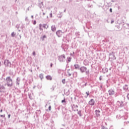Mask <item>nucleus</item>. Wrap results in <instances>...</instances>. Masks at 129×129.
Masks as SVG:
<instances>
[{"label": "nucleus", "mask_w": 129, "mask_h": 129, "mask_svg": "<svg viewBox=\"0 0 129 129\" xmlns=\"http://www.w3.org/2000/svg\"><path fill=\"white\" fill-rule=\"evenodd\" d=\"M5 85H7L8 87H12L13 86V79L11 78V77H7L6 78V84Z\"/></svg>", "instance_id": "nucleus-1"}, {"label": "nucleus", "mask_w": 129, "mask_h": 129, "mask_svg": "<svg viewBox=\"0 0 129 129\" xmlns=\"http://www.w3.org/2000/svg\"><path fill=\"white\" fill-rule=\"evenodd\" d=\"M79 70L82 73H85V72L86 75H87L88 76V75H89V70H87V68H86V67H81V68H80Z\"/></svg>", "instance_id": "nucleus-2"}, {"label": "nucleus", "mask_w": 129, "mask_h": 129, "mask_svg": "<svg viewBox=\"0 0 129 129\" xmlns=\"http://www.w3.org/2000/svg\"><path fill=\"white\" fill-rule=\"evenodd\" d=\"M58 61L60 63H63L66 61V56H65V54H62L61 55H59L58 56Z\"/></svg>", "instance_id": "nucleus-3"}, {"label": "nucleus", "mask_w": 129, "mask_h": 129, "mask_svg": "<svg viewBox=\"0 0 129 129\" xmlns=\"http://www.w3.org/2000/svg\"><path fill=\"white\" fill-rule=\"evenodd\" d=\"M50 122L49 123H47L46 125H48L51 127V129H54V126H55V124L54 123V120L53 119H50Z\"/></svg>", "instance_id": "nucleus-4"}, {"label": "nucleus", "mask_w": 129, "mask_h": 129, "mask_svg": "<svg viewBox=\"0 0 129 129\" xmlns=\"http://www.w3.org/2000/svg\"><path fill=\"white\" fill-rule=\"evenodd\" d=\"M116 104L118 107H123V106H124V103L122 101H117Z\"/></svg>", "instance_id": "nucleus-5"}, {"label": "nucleus", "mask_w": 129, "mask_h": 129, "mask_svg": "<svg viewBox=\"0 0 129 129\" xmlns=\"http://www.w3.org/2000/svg\"><path fill=\"white\" fill-rule=\"evenodd\" d=\"M4 65H5L6 67H11V61L9 59H5L4 60Z\"/></svg>", "instance_id": "nucleus-6"}, {"label": "nucleus", "mask_w": 129, "mask_h": 129, "mask_svg": "<svg viewBox=\"0 0 129 129\" xmlns=\"http://www.w3.org/2000/svg\"><path fill=\"white\" fill-rule=\"evenodd\" d=\"M5 90H6V87L4 85L0 84V92L1 93H5Z\"/></svg>", "instance_id": "nucleus-7"}, {"label": "nucleus", "mask_w": 129, "mask_h": 129, "mask_svg": "<svg viewBox=\"0 0 129 129\" xmlns=\"http://www.w3.org/2000/svg\"><path fill=\"white\" fill-rule=\"evenodd\" d=\"M56 36H57V37H58V38H60L61 37H62V35H63V32L61 30H57L56 32Z\"/></svg>", "instance_id": "nucleus-8"}, {"label": "nucleus", "mask_w": 129, "mask_h": 129, "mask_svg": "<svg viewBox=\"0 0 129 129\" xmlns=\"http://www.w3.org/2000/svg\"><path fill=\"white\" fill-rule=\"evenodd\" d=\"M80 85L81 88H84V87L87 86V82L83 81L80 83Z\"/></svg>", "instance_id": "nucleus-9"}, {"label": "nucleus", "mask_w": 129, "mask_h": 129, "mask_svg": "<svg viewBox=\"0 0 129 129\" xmlns=\"http://www.w3.org/2000/svg\"><path fill=\"white\" fill-rule=\"evenodd\" d=\"M109 55L110 58L112 60H115V59H116V57H115V55H114V53H113V52L110 53Z\"/></svg>", "instance_id": "nucleus-10"}, {"label": "nucleus", "mask_w": 129, "mask_h": 129, "mask_svg": "<svg viewBox=\"0 0 129 129\" xmlns=\"http://www.w3.org/2000/svg\"><path fill=\"white\" fill-rule=\"evenodd\" d=\"M108 92L109 93V95L110 96H112V95H114L115 92H114V90H112V89H110L108 91Z\"/></svg>", "instance_id": "nucleus-11"}, {"label": "nucleus", "mask_w": 129, "mask_h": 129, "mask_svg": "<svg viewBox=\"0 0 129 129\" xmlns=\"http://www.w3.org/2000/svg\"><path fill=\"white\" fill-rule=\"evenodd\" d=\"M95 103V101H94V99H91L89 101V105H91L92 106L94 105Z\"/></svg>", "instance_id": "nucleus-12"}, {"label": "nucleus", "mask_w": 129, "mask_h": 129, "mask_svg": "<svg viewBox=\"0 0 129 129\" xmlns=\"http://www.w3.org/2000/svg\"><path fill=\"white\" fill-rule=\"evenodd\" d=\"M21 82V78H20V77H18L16 79V85L17 86H19L20 85V82Z\"/></svg>", "instance_id": "nucleus-13"}, {"label": "nucleus", "mask_w": 129, "mask_h": 129, "mask_svg": "<svg viewBox=\"0 0 129 129\" xmlns=\"http://www.w3.org/2000/svg\"><path fill=\"white\" fill-rule=\"evenodd\" d=\"M123 90H124V91H127V90H128V85L125 84L124 86H123Z\"/></svg>", "instance_id": "nucleus-14"}, {"label": "nucleus", "mask_w": 129, "mask_h": 129, "mask_svg": "<svg viewBox=\"0 0 129 129\" xmlns=\"http://www.w3.org/2000/svg\"><path fill=\"white\" fill-rule=\"evenodd\" d=\"M64 93L65 94V95H66L67 96H68V95H69V94H70V90H64Z\"/></svg>", "instance_id": "nucleus-15"}, {"label": "nucleus", "mask_w": 129, "mask_h": 129, "mask_svg": "<svg viewBox=\"0 0 129 129\" xmlns=\"http://www.w3.org/2000/svg\"><path fill=\"white\" fill-rule=\"evenodd\" d=\"M83 64L85 66H89V61L87 59H85L83 61Z\"/></svg>", "instance_id": "nucleus-16"}, {"label": "nucleus", "mask_w": 129, "mask_h": 129, "mask_svg": "<svg viewBox=\"0 0 129 129\" xmlns=\"http://www.w3.org/2000/svg\"><path fill=\"white\" fill-rule=\"evenodd\" d=\"M95 112L96 113V115L97 117L100 116V110H96L95 111Z\"/></svg>", "instance_id": "nucleus-17"}, {"label": "nucleus", "mask_w": 129, "mask_h": 129, "mask_svg": "<svg viewBox=\"0 0 129 129\" xmlns=\"http://www.w3.org/2000/svg\"><path fill=\"white\" fill-rule=\"evenodd\" d=\"M74 67L76 70H79L80 69V67H79V64H75L74 65Z\"/></svg>", "instance_id": "nucleus-18"}, {"label": "nucleus", "mask_w": 129, "mask_h": 129, "mask_svg": "<svg viewBox=\"0 0 129 129\" xmlns=\"http://www.w3.org/2000/svg\"><path fill=\"white\" fill-rule=\"evenodd\" d=\"M51 31L52 32H55L56 31V26L55 25H52L51 26Z\"/></svg>", "instance_id": "nucleus-19"}, {"label": "nucleus", "mask_w": 129, "mask_h": 129, "mask_svg": "<svg viewBox=\"0 0 129 129\" xmlns=\"http://www.w3.org/2000/svg\"><path fill=\"white\" fill-rule=\"evenodd\" d=\"M116 118L118 119H120V118H123V115L121 114H118L116 115Z\"/></svg>", "instance_id": "nucleus-20"}, {"label": "nucleus", "mask_w": 129, "mask_h": 129, "mask_svg": "<svg viewBox=\"0 0 129 129\" xmlns=\"http://www.w3.org/2000/svg\"><path fill=\"white\" fill-rule=\"evenodd\" d=\"M102 72L103 73H107V72H108V69L107 68H103L102 69Z\"/></svg>", "instance_id": "nucleus-21"}, {"label": "nucleus", "mask_w": 129, "mask_h": 129, "mask_svg": "<svg viewBox=\"0 0 129 129\" xmlns=\"http://www.w3.org/2000/svg\"><path fill=\"white\" fill-rule=\"evenodd\" d=\"M42 27H43V28H44V29H46L47 30V29H48L49 28V25H47V24H43L42 25Z\"/></svg>", "instance_id": "nucleus-22"}, {"label": "nucleus", "mask_w": 129, "mask_h": 129, "mask_svg": "<svg viewBox=\"0 0 129 129\" xmlns=\"http://www.w3.org/2000/svg\"><path fill=\"white\" fill-rule=\"evenodd\" d=\"M71 60H72V57H68L67 60V63H70V62H71Z\"/></svg>", "instance_id": "nucleus-23"}, {"label": "nucleus", "mask_w": 129, "mask_h": 129, "mask_svg": "<svg viewBox=\"0 0 129 129\" xmlns=\"http://www.w3.org/2000/svg\"><path fill=\"white\" fill-rule=\"evenodd\" d=\"M63 15L62 14V12H59V14H58L57 15V18H61L62 17Z\"/></svg>", "instance_id": "nucleus-24"}, {"label": "nucleus", "mask_w": 129, "mask_h": 129, "mask_svg": "<svg viewBox=\"0 0 129 129\" xmlns=\"http://www.w3.org/2000/svg\"><path fill=\"white\" fill-rule=\"evenodd\" d=\"M39 78H40L41 80H43L44 79V74H40L39 75Z\"/></svg>", "instance_id": "nucleus-25"}, {"label": "nucleus", "mask_w": 129, "mask_h": 129, "mask_svg": "<svg viewBox=\"0 0 129 129\" xmlns=\"http://www.w3.org/2000/svg\"><path fill=\"white\" fill-rule=\"evenodd\" d=\"M46 78L47 80H52V77H51V76H49V75L47 76L46 77Z\"/></svg>", "instance_id": "nucleus-26"}, {"label": "nucleus", "mask_w": 129, "mask_h": 129, "mask_svg": "<svg viewBox=\"0 0 129 129\" xmlns=\"http://www.w3.org/2000/svg\"><path fill=\"white\" fill-rule=\"evenodd\" d=\"M73 77L76 78L77 77V72H74L73 74Z\"/></svg>", "instance_id": "nucleus-27"}, {"label": "nucleus", "mask_w": 129, "mask_h": 129, "mask_svg": "<svg viewBox=\"0 0 129 129\" xmlns=\"http://www.w3.org/2000/svg\"><path fill=\"white\" fill-rule=\"evenodd\" d=\"M16 35H17V33H15V32H13L11 33V36L14 37H16Z\"/></svg>", "instance_id": "nucleus-28"}, {"label": "nucleus", "mask_w": 129, "mask_h": 129, "mask_svg": "<svg viewBox=\"0 0 129 129\" xmlns=\"http://www.w3.org/2000/svg\"><path fill=\"white\" fill-rule=\"evenodd\" d=\"M38 6L40 9H42L43 7V2H41L40 3H39Z\"/></svg>", "instance_id": "nucleus-29"}, {"label": "nucleus", "mask_w": 129, "mask_h": 129, "mask_svg": "<svg viewBox=\"0 0 129 129\" xmlns=\"http://www.w3.org/2000/svg\"><path fill=\"white\" fill-rule=\"evenodd\" d=\"M45 38H47V37L46 36V35H43V36L41 37V40H42V41H45Z\"/></svg>", "instance_id": "nucleus-30"}, {"label": "nucleus", "mask_w": 129, "mask_h": 129, "mask_svg": "<svg viewBox=\"0 0 129 129\" xmlns=\"http://www.w3.org/2000/svg\"><path fill=\"white\" fill-rule=\"evenodd\" d=\"M81 110H80L78 112V114H79V116H82V114L81 113Z\"/></svg>", "instance_id": "nucleus-31"}, {"label": "nucleus", "mask_w": 129, "mask_h": 129, "mask_svg": "<svg viewBox=\"0 0 129 129\" xmlns=\"http://www.w3.org/2000/svg\"><path fill=\"white\" fill-rule=\"evenodd\" d=\"M51 91H54V89H55V86L53 85L50 88Z\"/></svg>", "instance_id": "nucleus-32"}, {"label": "nucleus", "mask_w": 129, "mask_h": 129, "mask_svg": "<svg viewBox=\"0 0 129 129\" xmlns=\"http://www.w3.org/2000/svg\"><path fill=\"white\" fill-rule=\"evenodd\" d=\"M86 94H87V96L85 97V98H87V97H88V96L89 95V91L86 92Z\"/></svg>", "instance_id": "nucleus-33"}, {"label": "nucleus", "mask_w": 129, "mask_h": 129, "mask_svg": "<svg viewBox=\"0 0 129 129\" xmlns=\"http://www.w3.org/2000/svg\"><path fill=\"white\" fill-rule=\"evenodd\" d=\"M39 30H40V31H43V29L42 28V24H39Z\"/></svg>", "instance_id": "nucleus-34"}, {"label": "nucleus", "mask_w": 129, "mask_h": 129, "mask_svg": "<svg viewBox=\"0 0 129 129\" xmlns=\"http://www.w3.org/2000/svg\"><path fill=\"white\" fill-rule=\"evenodd\" d=\"M16 28H17V30H19V29H20V24H17Z\"/></svg>", "instance_id": "nucleus-35"}, {"label": "nucleus", "mask_w": 129, "mask_h": 129, "mask_svg": "<svg viewBox=\"0 0 129 129\" xmlns=\"http://www.w3.org/2000/svg\"><path fill=\"white\" fill-rule=\"evenodd\" d=\"M73 107H74V108H77L78 107V105H75L74 104L73 105Z\"/></svg>", "instance_id": "nucleus-36"}, {"label": "nucleus", "mask_w": 129, "mask_h": 129, "mask_svg": "<svg viewBox=\"0 0 129 129\" xmlns=\"http://www.w3.org/2000/svg\"><path fill=\"white\" fill-rule=\"evenodd\" d=\"M66 82V81L65 80V79H64L62 80V83H63V84H65Z\"/></svg>", "instance_id": "nucleus-37"}, {"label": "nucleus", "mask_w": 129, "mask_h": 129, "mask_svg": "<svg viewBox=\"0 0 129 129\" xmlns=\"http://www.w3.org/2000/svg\"><path fill=\"white\" fill-rule=\"evenodd\" d=\"M62 103H66V101L65 100V98H64L63 100L61 101Z\"/></svg>", "instance_id": "nucleus-38"}, {"label": "nucleus", "mask_w": 129, "mask_h": 129, "mask_svg": "<svg viewBox=\"0 0 129 129\" xmlns=\"http://www.w3.org/2000/svg\"><path fill=\"white\" fill-rule=\"evenodd\" d=\"M76 36H80V34L79 33V32H76Z\"/></svg>", "instance_id": "nucleus-39"}, {"label": "nucleus", "mask_w": 129, "mask_h": 129, "mask_svg": "<svg viewBox=\"0 0 129 129\" xmlns=\"http://www.w3.org/2000/svg\"><path fill=\"white\" fill-rule=\"evenodd\" d=\"M101 129H107V128L105 127L104 126L102 125Z\"/></svg>", "instance_id": "nucleus-40"}, {"label": "nucleus", "mask_w": 129, "mask_h": 129, "mask_svg": "<svg viewBox=\"0 0 129 129\" xmlns=\"http://www.w3.org/2000/svg\"><path fill=\"white\" fill-rule=\"evenodd\" d=\"M127 123H129V121H127V122H124V125H125V124H127Z\"/></svg>", "instance_id": "nucleus-41"}, {"label": "nucleus", "mask_w": 129, "mask_h": 129, "mask_svg": "<svg viewBox=\"0 0 129 129\" xmlns=\"http://www.w3.org/2000/svg\"><path fill=\"white\" fill-rule=\"evenodd\" d=\"M52 15H53V14L52 13V12H51L50 14H49V17H50V18H52Z\"/></svg>", "instance_id": "nucleus-42"}, {"label": "nucleus", "mask_w": 129, "mask_h": 129, "mask_svg": "<svg viewBox=\"0 0 129 129\" xmlns=\"http://www.w3.org/2000/svg\"><path fill=\"white\" fill-rule=\"evenodd\" d=\"M32 55H33V56H36V52L33 51V52L32 53Z\"/></svg>", "instance_id": "nucleus-43"}, {"label": "nucleus", "mask_w": 129, "mask_h": 129, "mask_svg": "<svg viewBox=\"0 0 129 129\" xmlns=\"http://www.w3.org/2000/svg\"><path fill=\"white\" fill-rule=\"evenodd\" d=\"M36 24H37V21H36V20H34L33 22V25H36Z\"/></svg>", "instance_id": "nucleus-44"}, {"label": "nucleus", "mask_w": 129, "mask_h": 129, "mask_svg": "<svg viewBox=\"0 0 129 129\" xmlns=\"http://www.w3.org/2000/svg\"><path fill=\"white\" fill-rule=\"evenodd\" d=\"M51 105H49V107H48V110L49 111H50L51 110Z\"/></svg>", "instance_id": "nucleus-45"}, {"label": "nucleus", "mask_w": 129, "mask_h": 129, "mask_svg": "<svg viewBox=\"0 0 129 129\" xmlns=\"http://www.w3.org/2000/svg\"><path fill=\"white\" fill-rule=\"evenodd\" d=\"M68 75H69V76H71V74L69 73V71L68 72Z\"/></svg>", "instance_id": "nucleus-46"}, {"label": "nucleus", "mask_w": 129, "mask_h": 129, "mask_svg": "<svg viewBox=\"0 0 129 129\" xmlns=\"http://www.w3.org/2000/svg\"><path fill=\"white\" fill-rule=\"evenodd\" d=\"M21 29H24V28H25V27L24 26V25H22L21 26Z\"/></svg>", "instance_id": "nucleus-47"}, {"label": "nucleus", "mask_w": 129, "mask_h": 129, "mask_svg": "<svg viewBox=\"0 0 129 129\" xmlns=\"http://www.w3.org/2000/svg\"><path fill=\"white\" fill-rule=\"evenodd\" d=\"M102 76H100V77H99V80L100 81H101V80H102Z\"/></svg>", "instance_id": "nucleus-48"}, {"label": "nucleus", "mask_w": 129, "mask_h": 129, "mask_svg": "<svg viewBox=\"0 0 129 129\" xmlns=\"http://www.w3.org/2000/svg\"><path fill=\"white\" fill-rule=\"evenodd\" d=\"M5 114L4 115H1V117H5Z\"/></svg>", "instance_id": "nucleus-49"}, {"label": "nucleus", "mask_w": 129, "mask_h": 129, "mask_svg": "<svg viewBox=\"0 0 129 129\" xmlns=\"http://www.w3.org/2000/svg\"><path fill=\"white\" fill-rule=\"evenodd\" d=\"M110 13H112V9L110 8L109 10Z\"/></svg>", "instance_id": "nucleus-50"}, {"label": "nucleus", "mask_w": 129, "mask_h": 129, "mask_svg": "<svg viewBox=\"0 0 129 129\" xmlns=\"http://www.w3.org/2000/svg\"><path fill=\"white\" fill-rule=\"evenodd\" d=\"M50 67L52 68L53 67V64L52 63H50Z\"/></svg>", "instance_id": "nucleus-51"}, {"label": "nucleus", "mask_w": 129, "mask_h": 129, "mask_svg": "<svg viewBox=\"0 0 129 129\" xmlns=\"http://www.w3.org/2000/svg\"><path fill=\"white\" fill-rule=\"evenodd\" d=\"M113 23H114V21L112 20V21H111V24H113Z\"/></svg>", "instance_id": "nucleus-52"}, {"label": "nucleus", "mask_w": 129, "mask_h": 129, "mask_svg": "<svg viewBox=\"0 0 129 129\" xmlns=\"http://www.w3.org/2000/svg\"><path fill=\"white\" fill-rule=\"evenodd\" d=\"M101 88H102V85H100V90H101Z\"/></svg>", "instance_id": "nucleus-53"}, {"label": "nucleus", "mask_w": 129, "mask_h": 129, "mask_svg": "<svg viewBox=\"0 0 129 129\" xmlns=\"http://www.w3.org/2000/svg\"><path fill=\"white\" fill-rule=\"evenodd\" d=\"M10 117H11V114L8 115V118H10Z\"/></svg>", "instance_id": "nucleus-54"}, {"label": "nucleus", "mask_w": 129, "mask_h": 129, "mask_svg": "<svg viewBox=\"0 0 129 129\" xmlns=\"http://www.w3.org/2000/svg\"><path fill=\"white\" fill-rule=\"evenodd\" d=\"M29 71H30V72H33V70H32V69L29 70Z\"/></svg>", "instance_id": "nucleus-55"}, {"label": "nucleus", "mask_w": 129, "mask_h": 129, "mask_svg": "<svg viewBox=\"0 0 129 129\" xmlns=\"http://www.w3.org/2000/svg\"><path fill=\"white\" fill-rule=\"evenodd\" d=\"M0 112H3V109L0 110Z\"/></svg>", "instance_id": "nucleus-56"}, {"label": "nucleus", "mask_w": 129, "mask_h": 129, "mask_svg": "<svg viewBox=\"0 0 129 129\" xmlns=\"http://www.w3.org/2000/svg\"><path fill=\"white\" fill-rule=\"evenodd\" d=\"M69 3H71L72 2V0H69Z\"/></svg>", "instance_id": "nucleus-57"}, {"label": "nucleus", "mask_w": 129, "mask_h": 129, "mask_svg": "<svg viewBox=\"0 0 129 129\" xmlns=\"http://www.w3.org/2000/svg\"><path fill=\"white\" fill-rule=\"evenodd\" d=\"M2 66V62L0 61V67Z\"/></svg>", "instance_id": "nucleus-58"}, {"label": "nucleus", "mask_w": 129, "mask_h": 129, "mask_svg": "<svg viewBox=\"0 0 129 129\" xmlns=\"http://www.w3.org/2000/svg\"><path fill=\"white\" fill-rule=\"evenodd\" d=\"M31 18H32V19H33L34 18V16H31Z\"/></svg>", "instance_id": "nucleus-59"}, {"label": "nucleus", "mask_w": 129, "mask_h": 129, "mask_svg": "<svg viewBox=\"0 0 129 129\" xmlns=\"http://www.w3.org/2000/svg\"><path fill=\"white\" fill-rule=\"evenodd\" d=\"M43 16H45V13H43Z\"/></svg>", "instance_id": "nucleus-60"}, {"label": "nucleus", "mask_w": 129, "mask_h": 129, "mask_svg": "<svg viewBox=\"0 0 129 129\" xmlns=\"http://www.w3.org/2000/svg\"><path fill=\"white\" fill-rule=\"evenodd\" d=\"M71 56H73V54L72 53H71Z\"/></svg>", "instance_id": "nucleus-61"}, {"label": "nucleus", "mask_w": 129, "mask_h": 129, "mask_svg": "<svg viewBox=\"0 0 129 129\" xmlns=\"http://www.w3.org/2000/svg\"><path fill=\"white\" fill-rule=\"evenodd\" d=\"M18 30L19 31V32H21V30L18 29Z\"/></svg>", "instance_id": "nucleus-62"}, {"label": "nucleus", "mask_w": 129, "mask_h": 129, "mask_svg": "<svg viewBox=\"0 0 129 129\" xmlns=\"http://www.w3.org/2000/svg\"><path fill=\"white\" fill-rule=\"evenodd\" d=\"M77 111H78H78H78V109H77Z\"/></svg>", "instance_id": "nucleus-63"}, {"label": "nucleus", "mask_w": 129, "mask_h": 129, "mask_svg": "<svg viewBox=\"0 0 129 129\" xmlns=\"http://www.w3.org/2000/svg\"><path fill=\"white\" fill-rule=\"evenodd\" d=\"M19 36H20V39H21V37H22V36H21V35H19Z\"/></svg>", "instance_id": "nucleus-64"}]
</instances>
